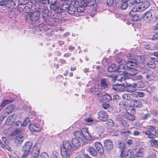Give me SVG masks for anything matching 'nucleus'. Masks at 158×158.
<instances>
[{
    "instance_id": "48",
    "label": "nucleus",
    "mask_w": 158,
    "mask_h": 158,
    "mask_svg": "<svg viewBox=\"0 0 158 158\" xmlns=\"http://www.w3.org/2000/svg\"><path fill=\"white\" fill-rule=\"evenodd\" d=\"M9 113H7L6 112H4V110L1 113V117L0 118V120H3L4 118L6 117L7 116Z\"/></svg>"
},
{
    "instance_id": "29",
    "label": "nucleus",
    "mask_w": 158,
    "mask_h": 158,
    "mask_svg": "<svg viewBox=\"0 0 158 158\" xmlns=\"http://www.w3.org/2000/svg\"><path fill=\"white\" fill-rule=\"evenodd\" d=\"M118 66L114 64H112L109 66L108 68V70L110 72H115L117 71Z\"/></svg>"
},
{
    "instance_id": "31",
    "label": "nucleus",
    "mask_w": 158,
    "mask_h": 158,
    "mask_svg": "<svg viewBox=\"0 0 158 158\" xmlns=\"http://www.w3.org/2000/svg\"><path fill=\"white\" fill-rule=\"evenodd\" d=\"M76 10V6L74 5H71L68 8L67 11L70 14L74 13Z\"/></svg>"
},
{
    "instance_id": "35",
    "label": "nucleus",
    "mask_w": 158,
    "mask_h": 158,
    "mask_svg": "<svg viewBox=\"0 0 158 158\" xmlns=\"http://www.w3.org/2000/svg\"><path fill=\"white\" fill-rule=\"evenodd\" d=\"M138 7H133L131 10L130 11L129 13L130 15L131 16H134L135 15H136V14L135 13L137 12H141V11H139L138 9Z\"/></svg>"
},
{
    "instance_id": "4",
    "label": "nucleus",
    "mask_w": 158,
    "mask_h": 158,
    "mask_svg": "<svg viewBox=\"0 0 158 158\" xmlns=\"http://www.w3.org/2000/svg\"><path fill=\"white\" fill-rule=\"evenodd\" d=\"M47 4H50V8L51 10H55L56 12H61V8L59 6V3L56 2L55 0H48Z\"/></svg>"
},
{
    "instance_id": "3",
    "label": "nucleus",
    "mask_w": 158,
    "mask_h": 158,
    "mask_svg": "<svg viewBox=\"0 0 158 158\" xmlns=\"http://www.w3.org/2000/svg\"><path fill=\"white\" fill-rule=\"evenodd\" d=\"M72 145L68 141L63 142V147L61 148V155L63 158H68L71 153Z\"/></svg>"
},
{
    "instance_id": "20",
    "label": "nucleus",
    "mask_w": 158,
    "mask_h": 158,
    "mask_svg": "<svg viewBox=\"0 0 158 158\" xmlns=\"http://www.w3.org/2000/svg\"><path fill=\"white\" fill-rule=\"evenodd\" d=\"M113 89L118 91H123L125 90L124 87L120 84H117L112 86Z\"/></svg>"
},
{
    "instance_id": "58",
    "label": "nucleus",
    "mask_w": 158,
    "mask_h": 158,
    "mask_svg": "<svg viewBox=\"0 0 158 158\" xmlns=\"http://www.w3.org/2000/svg\"><path fill=\"white\" fill-rule=\"evenodd\" d=\"M135 2V0L130 1L129 2V3H128V6L131 7L135 6L137 4Z\"/></svg>"
},
{
    "instance_id": "52",
    "label": "nucleus",
    "mask_w": 158,
    "mask_h": 158,
    "mask_svg": "<svg viewBox=\"0 0 158 158\" xmlns=\"http://www.w3.org/2000/svg\"><path fill=\"white\" fill-rule=\"evenodd\" d=\"M149 39L152 40H158V32L155 34H153L152 37H150Z\"/></svg>"
},
{
    "instance_id": "5",
    "label": "nucleus",
    "mask_w": 158,
    "mask_h": 158,
    "mask_svg": "<svg viewBox=\"0 0 158 158\" xmlns=\"http://www.w3.org/2000/svg\"><path fill=\"white\" fill-rule=\"evenodd\" d=\"M40 11H34L30 13L27 15V17L32 21L36 22L38 20L40 16Z\"/></svg>"
},
{
    "instance_id": "40",
    "label": "nucleus",
    "mask_w": 158,
    "mask_h": 158,
    "mask_svg": "<svg viewBox=\"0 0 158 158\" xmlns=\"http://www.w3.org/2000/svg\"><path fill=\"white\" fill-rule=\"evenodd\" d=\"M128 156V152L127 150H122L120 158H126Z\"/></svg>"
},
{
    "instance_id": "53",
    "label": "nucleus",
    "mask_w": 158,
    "mask_h": 158,
    "mask_svg": "<svg viewBox=\"0 0 158 158\" xmlns=\"http://www.w3.org/2000/svg\"><path fill=\"white\" fill-rule=\"evenodd\" d=\"M30 121V119L28 118H26L24 121L23 123H22L23 126V127L26 126L28 123Z\"/></svg>"
},
{
    "instance_id": "36",
    "label": "nucleus",
    "mask_w": 158,
    "mask_h": 158,
    "mask_svg": "<svg viewBox=\"0 0 158 158\" xmlns=\"http://www.w3.org/2000/svg\"><path fill=\"white\" fill-rule=\"evenodd\" d=\"M101 83L104 88L108 87V82L107 79L105 78L102 79L101 80Z\"/></svg>"
},
{
    "instance_id": "6",
    "label": "nucleus",
    "mask_w": 158,
    "mask_h": 158,
    "mask_svg": "<svg viewBox=\"0 0 158 158\" xmlns=\"http://www.w3.org/2000/svg\"><path fill=\"white\" fill-rule=\"evenodd\" d=\"M136 153L133 156H131V158H142L145 152V150L143 148H138L136 149Z\"/></svg>"
},
{
    "instance_id": "47",
    "label": "nucleus",
    "mask_w": 158,
    "mask_h": 158,
    "mask_svg": "<svg viewBox=\"0 0 158 158\" xmlns=\"http://www.w3.org/2000/svg\"><path fill=\"white\" fill-rule=\"evenodd\" d=\"M143 78V77L142 76L138 75L137 76H134L132 79L134 81H140Z\"/></svg>"
},
{
    "instance_id": "43",
    "label": "nucleus",
    "mask_w": 158,
    "mask_h": 158,
    "mask_svg": "<svg viewBox=\"0 0 158 158\" xmlns=\"http://www.w3.org/2000/svg\"><path fill=\"white\" fill-rule=\"evenodd\" d=\"M103 128L101 126H98L96 127L95 131L99 134H102L103 132ZM98 135L100 136H101L100 134H99Z\"/></svg>"
},
{
    "instance_id": "12",
    "label": "nucleus",
    "mask_w": 158,
    "mask_h": 158,
    "mask_svg": "<svg viewBox=\"0 0 158 158\" xmlns=\"http://www.w3.org/2000/svg\"><path fill=\"white\" fill-rule=\"evenodd\" d=\"M24 136L22 134H17L15 138V143L17 146L21 144L24 140Z\"/></svg>"
},
{
    "instance_id": "34",
    "label": "nucleus",
    "mask_w": 158,
    "mask_h": 158,
    "mask_svg": "<svg viewBox=\"0 0 158 158\" xmlns=\"http://www.w3.org/2000/svg\"><path fill=\"white\" fill-rule=\"evenodd\" d=\"M0 144L1 145V147L4 149H6L8 151L11 152L12 151V149L10 146L9 145V144H3L2 142L0 141Z\"/></svg>"
},
{
    "instance_id": "37",
    "label": "nucleus",
    "mask_w": 158,
    "mask_h": 158,
    "mask_svg": "<svg viewBox=\"0 0 158 158\" xmlns=\"http://www.w3.org/2000/svg\"><path fill=\"white\" fill-rule=\"evenodd\" d=\"M83 3L79 4L77 6V11L79 12H82L85 10V5Z\"/></svg>"
},
{
    "instance_id": "42",
    "label": "nucleus",
    "mask_w": 158,
    "mask_h": 158,
    "mask_svg": "<svg viewBox=\"0 0 158 158\" xmlns=\"http://www.w3.org/2000/svg\"><path fill=\"white\" fill-rule=\"evenodd\" d=\"M147 65L148 67L152 69H154L156 67V64L153 60H151L148 63Z\"/></svg>"
},
{
    "instance_id": "44",
    "label": "nucleus",
    "mask_w": 158,
    "mask_h": 158,
    "mask_svg": "<svg viewBox=\"0 0 158 158\" xmlns=\"http://www.w3.org/2000/svg\"><path fill=\"white\" fill-rule=\"evenodd\" d=\"M120 124L121 126L125 127H127L129 126V124L127 121L122 119L120 122Z\"/></svg>"
},
{
    "instance_id": "17",
    "label": "nucleus",
    "mask_w": 158,
    "mask_h": 158,
    "mask_svg": "<svg viewBox=\"0 0 158 158\" xmlns=\"http://www.w3.org/2000/svg\"><path fill=\"white\" fill-rule=\"evenodd\" d=\"M128 0H119L118 7L121 10L126 9L128 6Z\"/></svg>"
},
{
    "instance_id": "14",
    "label": "nucleus",
    "mask_w": 158,
    "mask_h": 158,
    "mask_svg": "<svg viewBox=\"0 0 158 158\" xmlns=\"http://www.w3.org/2000/svg\"><path fill=\"white\" fill-rule=\"evenodd\" d=\"M154 10H152L151 11L147 12L143 16V19L147 22L151 20L152 19V13L154 12Z\"/></svg>"
},
{
    "instance_id": "39",
    "label": "nucleus",
    "mask_w": 158,
    "mask_h": 158,
    "mask_svg": "<svg viewBox=\"0 0 158 158\" xmlns=\"http://www.w3.org/2000/svg\"><path fill=\"white\" fill-rule=\"evenodd\" d=\"M150 143L152 146L158 148V141L153 139L150 141Z\"/></svg>"
},
{
    "instance_id": "9",
    "label": "nucleus",
    "mask_w": 158,
    "mask_h": 158,
    "mask_svg": "<svg viewBox=\"0 0 158 158\" xmlns=\"http://www.w3.org/2000/svg\"><path fill=\"white\" fill-rule=\"evenodd\" d=\"M102 86L100 84L95 85L90 88V91L93 93L99 94V92L102 91Z\"/></svg>"
},
{
    "instance_id": "64",
    "label": "nucleus",
    "mask_w": 158,
    "mask_h": 158,
    "mask_svg": "<svg viewBox=\"0 0 158 158\" xmlns=\"http://www.w3.org/2000/svg\"><path fill=\"white\" fill-rule=\"evenodd\" d=\"M114 0H107V3L109 6H111L114 2Z\"/></svg>"
},
{
    "instance_id": "32",
    "label": "nucleus",
    "mask_w": 158,
    "mask_h": 158,
    "mask_svg": "<svg viewBox=\"0 0 158 158\" xmlns=\"http://www.w3.org/2000/svg\"><path fill=\"white\" fill-rule=\"evenodd\" d=\"M134 96V94L132 95L130 94H126L123 95L122 97L123 99L128 100H131V101Z\"/></svg>"
},
{
    "instance_id": "16",
    "label": "nucleus",
    "mask_w": 158,
    "mask_h": 158,
    "mask_svg": "<svg viewBox=\"0 0 158 158\" xmlns=\"http://www.w3.org/2000/svg\"><path fill=\"white\" fill-rule=\"evenodd\" d=\"M149 2L148 1H145L140 5L138 6L139 11H142L147 9L149 6Z\"/></svg>"
},
{
    "instance_id": "55",
    "label": "nucleus",
    "mask_w": 158,
    "mask_h": 158,
    "mask_svg": "<svg viewBox=\"0 0 158 158\" xmlns=\"http://www.w3.org/2000/svg\"><path fill=\"white\" fill-rule=\"evenodd\" d=\"M138 19V16L137 15H136L134 16H132V17H131V18L129 19V20H131L133 22H135L137 21Z\"/></svg>"
},
{
    "instance_id": "60",
    "label": "nucleus",
    "mask_w": 158,
    "mask_h": 158,
    "mask_svg": "<svg viewBox=\"0 0 158 158\" xmlns=\"http://www.w3.org/2000/svg\"><path fill=\"white\" fill-rule=\"evenodd\" d=\"M119 105L120 107L123 108L125 106L126 104L125 101H121L119 103Z\"/></svg>"
},
{
    "instance_id": "50",
    "label": "nucleus",
    "mask_w": 158,
    "mask_h": 158,
    "mask_svg": "<svg viewBox=\"0 0 158 158\" xmlns=\"http://www.w3.org/2000/svg\"><path fill=\"white\" fill-rule=\"evenodd\" d=\"M151 116V114L150 113H147L143 115L142 118L143 120H146L150 118Z\"/></svg>"
},
{
    "instance_id": "19",
    "label": "nucleus",
    "mask_w": 158,
    "mask_h": 158,
    "mask_svg": "<svg viewBox=\"0 0 158 158\" xmlns=\"http://www.w3.org/2000/svg\"><path fill=\"white\" fill-rule=\"evenodd\" d=\"M15 118L14 117L13 115L9 116L6 120L5 124L7 126L12 124L15 121Z\"/></svg>"
},
{
    "instance_id": "41",
    "label": "nucleus",
    "mask_w": 158,
    "mask_h": 158,
    "mask_svg": "<svg viewBox=\"0 0 158 158\" xmlns=\"http://www.w3.org/2000/svg\"><path fill=\"white\" fill-rule=\"evenodd\" d=\"M144 61V59L143 56H138L136 60V63L137 64H142Z\"/></svg>"
},
{
    "instance_id": "8",
    "label": "nucleus",
    "mask_w": 158,
    "mask_h": 158,
    "mask_svg": "<svg viewBox=\"0 0 158 158\" xmlns=\"http://www.w3.org/2000/svg\"><path fill=\"white\" fill-rule=\"evenodd\" d=\"M49 13V11L47 9H44L42 10V17L45 22L48 24L50 23V20L49 19L50 16L48 15Z\"/></svg>"
},
{
    "instance_id": "24",
    "label": "nucleus",
    "mask_w": 158,
    "mask_h": 158,
    "mask_svg": "<svg viewBox=\"0 0 158 158\" xmlns=\"http://www.w3.org/2000/svg\"><path fill=\"white\" fill-rule=\"evenodd\" d=\"M15 6V2L12 0H7L5 3V6L8 8H12Z\"/></svg>"
},
{
    "instance_id": "26",
    "label": "nucleus",
    "mask_w": 158,
    "mask_h": 158,
    "mask_svg": "<svg viewBox=\"0 0 158 158\" xmlns=\"http://www.w3.org/2000/svg\"><path fill=\"white\" fill-rule=\"evenodd\" d=\"M40 153V150L38 149H34L33 150L31 154V157L37 158L39 156Z\"/></svg>"
},
{
    "instance_id": "62",
    "label": "nucleus",
    "mask_w": 158,
    "mask_h": 158,
    "mask_svg": "<svg viewBox=\"0 0 158 158\" xmlns=\"http://www.w3.org/2000/svg\"><path fill=\"white\" fill-rule=\"evenodd\" d=\"M117 147L120 149H123V143L121 142H119L118 144L117 145Z\"/></svg>"
},
{
    "instance_id": "7",
    "label": "nucleus",
    "mask_w": 158,
    "mask_h": 158,
    "mask_svg": "<svg viewBox=\"0 0 158 158\" xmlns=\"http://www.w3.org/2000/svg\"><path fill=\"white\" fill-rule=\"evenodd\" d=\"M98 118L103 121H106L108 118V116L106 112L104 110H101L97 113Z\"/></svg>"
},
{
    "instance_id": "46",
    "label": "nucleus",
    "mask_w": 158,
    "mask_h": 158,
    "mask_svg": "<svg viewBox=\"0 0 158 158\" xmlns=\"http://www.w3.org/2000/svg\"><path fill=\"white\" fill-rule=\"evenodd\" d=\"M69 6V5L67 4L66 2H64L61 5L60 7L61 8V10H67Z\"/></svg>"
},
{
    "instance_id": "25",
    "label": "nucleus",
    "mask_w": 158,
    "mask_h": 158,
    "mask_svg": "<svg viewBox=\"0 0 158 158\" xmlns=\"http://www.w3.org/2000/svg\"><path fill=\"white\" fill-rule=\"evenodd\" d=\"M31 2L35 4H42L44 5H47L48 2V0H31Z\"/></svg>"
},
{
    "instance_id": "22",
    "label": "nucleus",
    "mask_w": 158,
    "mask_h": 158,
    "mask_svg": "<svg viewBox=\"0 0 158 158\" xmlns=\"http://www.w3.org/2000/svg\"><path fill=\"white\" fill-rule=\"evenodd\" d=\"M23 126L22 122L20 121H18L15 123L14 125V128L15 129V131L17 132L21 131L20 128Z\"/></svg>"
},
{
    "instance_id": "11",
    "label": "nucleus",
    "mask_w": 158,
    "mask_h": 158,
    "mask_svg": "<svg viewBox=\"0 0 158 158\" xmlns=\"http://www.w3.org/2000/svg\"><path fill=\"white\" fill-rule=\"evenodd\" d=\"M32 143L30 141L27 142L22 148V151L23 152H29L32 147Z\"/></svg>"
},
{
    "instance_id": "51",
    "label": "nucleus",
    "mask_w": 158,
    "mask_h": 158,
    "mask_svg": "<svg viewBox=\"0 0 158 158\" xmlns=\"http://www.w3.org/2000/svg\"><path fill=\"white\" fill-rule=\"evenodd\" d=\"M146 77L147 79L150 80L153 79L154 77L152 73H146Z\"/></svg>"
},
{
    "instance_id": "49",
    "label": "nucleus",
    "mask_w": 158,
    "mask_h": 158,
    "mask_svg": "<svg viewBox=\"0 0 158 158\" xmlns=\"http://www.w3.org/2000/svg\"><path fill=\"white\" fill-rule=\"evenodd\" d=\"M106 124L109 127H112L114 126V123L113 120L111 119H108L106 122Z\"/></svg>"
},
{
    "instance_id": "18",
    "label": "nucleus",
    "mask_w": 158,
    "mask_h": 158,
    "mask_svg": "<svg viewBox=\"0 0 158 158\" xmlns=\"http://www.w3.org/2000/svg\"><path fill=\"white\" fill-rule=\"evenodd\" d=\"M105 148L107 150H110L113 148V144L112 141L110 140H106L104 142Z\"/></svg>"
},
{
    "instance_id": "2",
    "label": "nucleus",
    "mask_w": 158,
    "mask_h": 158,
    "mask_svg": "<svg viewBox=\"0 0 158 158\" xmlns=\"http://www.w3.org/2000/svg\"><path fill=\"white\" fill-rule=\"evenodd\" d=\"M127 68L128 69L127 74H125L120 77V80L122 81H123L129 78L127 77V74L131 76H134L138 72V70L135 68H136L137 64L135 62L131 61H128L125 63Z\"/></svg>"
},
{
    "instance_id": "21",
    "label": "nucleus",
    "mask_w": 158,
    "mask_h": 158,
    "mask_svg": "<svg viewBox=\"0 0 158 158\" xmlns=\"http://www.w3.org/2000/svg\"><path fill=\"white\" fill-rule=\"evenodd\" d=\"M95 146L97 150V151H98L99 153L102 154L103 153L104 149L103 147L100 142H96L95 143Z\"/></svg>"
},
{
    "instance_id": "63",
    "label": "nucleus",
    "mask_w": 158,
    "mask_h": 158,
    "mask_svg": "<svg viewBox=\"0 0 158 158\" xmlns=\"http://www.w3.org/2000/svg\"><path fill=\"white\" fill-rule=\"evenodd\" d=\"M103 108L105 109H107L110 107V105L108 104L104 103L102 104Z\"/></svg>"
},
{
    "instance_id": "15",
    "label": "nucleus",
    "mask_w": 158,
    "mask_h": 158,
    "mask_svg": "<svg viewBox=\"0 0 158 158\" xmlns=\"http://www.w3.org/2000/svg\"><path fill=\"white\" fill-rule=\"evenodd\" d=\"M29 129L31 131L39 132L41 131L40 126L38 124H29Z\"/></svg>"
},
{
    "instance_id": "61",
    "label": "nucleus",
    "mask_w": 158,
    "mask_h": 158,
    "mask_svg": "<svg viewBox=\"0 0 158 158\" xmlns=\"http://www.w3.org/2000/svg\"><path fill=\"white\" fill-rule=\"evenodd\" d=\"M2 139L3 142L4 143V144H9V142L8 140L5 137H2Z\"/></svg>"
},
{
    "instance_id": "56",
    "label": "nucleus",
    "mask_w": 158,
    "mask_h": 158,
    "mask_svg": "<svg viewBox=\"0 0 158 158\" xmlns=\"http://www.w3.org/2000/svg\"><path fill=\"white\" fill-rule=\"evenodd\" d=\"M29 2V0H19V3L21 5H25L27 4Z\"/></svg>"
},
{
    "instance_id": "57",
    "label": "nucleus",
    "mask_w": 158,
    "mask_h": 158,
    "mask_svg": "<svg viewBox=\"0 0 158 158\" xmlns=\"http://www.w3.org/2000/svg\"><path fill=\"white\" fill-rule=\"evenodd\" d=\"M24 153L23 154L22 156V158H30L29 156L30 155L29 152H24Z\"/></svg>"
},
{
    "instance_id": "1",
    "label": "nucleus",
    "mask_w": 158,
    "mask_h": 158,
    "mask_svg": "<svg viewBox=\"0 0 158 158\" xmlns=\"http://www.w3.org/2000/svg\"><path fill=\"white\" fill-rule=\"evenodd\" d=\"M75 138L72 140L73 144L76 147H79L88 143V141L91 140V137L87 128H82L80 131L74 133Z\"/></svg>"
},
{
    "instance_id": "23",
    "label": "nucleus",
    "mask_w": 158,
    "mask_h": 158,
    "mask_svg": "<svg viewBox=\"0 0 158 158\" xmlns=\"http://www.w3.org/2000/svg\"><path fill=\"white\" fill-rule=\"evenodd\" d=\"M15 108V106L14 104H11L7 106L6 107L4 110V112H7L9 114L11 113L14 110Z\"/></svg>"
},
{
    "instance_id": "28",
    "label": "nucleus",
    "mask_w": 158,
    "mask_h": 158,
    "mask_svg": "<svg viewBox=\"0 0 158 158\" xmlns=\"http://www.w3.org/2000/svg\"><path fill=\"white\" fill-rule=\"evenodd\" d=\"M101 99L103 100L105 102H108L111 99V97L110 95L108 94H106L102 96Z\"/></svg>"
},
{
    "instance_id": "54",
    "label": "nucleus",
    "mask_w": 158,
    "mask_h": 158,
    "mask_svg": "<svg viewBox=\"0 0 158 158\" xmlns=\"http://www.w3.org/2000/svg\"><path fill=\"white\" fill-rule=\"evenodd\" d=\"M40 158H49L48 154L46 152H42L40 155Z\"/></svg>"
},
{
    "instance_id": "13",
    "label": "nucleus",
    "mask_w": 158,
    "mask_h": 158,
    "mask_svg": "<svg viewBox=\"0 0 158 158\" xmlns=\"http://www.w3.org/2000/svg\"><path fill=\"white\" fill-rule=\"evenodd\" d=\"M131 105L134 108H140L142 106V103L139 100L133 99L131 102Z\"/></svg>"
},
{
    "instance_id": "10",
    "label": "nucleus",
    "mask_w": 158,
    "mask_h": 158,
    "mask_svg": "<svg viewBox=\"0 0 158 158\" xmlns=\"http://www.w3.org/2000/svg\"><path fill=\"white\" fill-rule=\"evenodd\" d=\"M126 62H125L124 60H122L121 62L123 64H120V65L118 67L117 71L118 73H119L120 75H123L126 71L125 66L124 64V63H125Z\"/></svg>"
},
{
    "instance_id": "38",
    "label": "nucleus",
    "mask_w": 158,
    "mask_h": 158,
    "mask_svg": "<svg viewBox=\"0 0 158 158\" xmlns=\"http://www.w3.org/2000/svg\"><path fill=\"white\" fill-rule=\"evenodd\" d=\"M60 153L56 151H54L51 154V158H60Z\"/></svg>"
},
{
    "instance_id": "27",
    "label": "nucleus",
    "mask_w": 158,
    "mask_h": 158,
    "mask_svg": "<svg viewBox=\"0 0 158 158\" xmlns=\"http://www.w3.org/2000/svg\"><path fill=\"white\" fill-rule=\"evenodd\" d=\"M82 3H83L85 6H91L94 5V0H83Z\"/></svg>"
},
{
    "instance_id": "45",
    "label": "nucleus",
    "mask_w": 158,
    "mask_h": 158,
    "mask_svg": "<svg viewBox=\"0 0 158 158\" xmlns=\"http://www.w3.org/2000/svg\"><path fill=\"white\" fill-rule=\"evenodd\" d=\"M134 96L143 97L144 96V94L143 92L137 91L133 93Z\"/></svg>"
},
{
    "instance_id": "33",
    "label": "nucleus",
    "mask_w": 158,
    "mask_h": 158,
    "mask_svg": "<svg viewBox=\"0 0 158 158\" xmlns=\"http://www.w3.org/2000/svg\"><path fill=\"white\" fill-rule=\"evenodd\" d=\"M135 88H142L144 87L145 85L144 82L142 81H139L137 83L134 84Z\"/></svg>"
},
{
    "instance_id": "59",
    "label": "nucleus",
    "mask_w": 158,
    "mask_h": 158,
    "mask_svg": "<svg viewBox=\"0 0 158 158\" xmlns=\"http://www.w3.org/2000/svg\"><path fill=\"white\" fill-rule=\"evenodd\" d=\"M30 7L27 6H25L24 7L23 9V10L26 13H28L30 11Z\"/></svg>"
},
{
    "instance_id": "30",
    "label": "nucleus",
    "mask_w": 158,
    "mask_h": 158,
    "mask_svg": "<svg viewBox=\"0 0 158 158\" xmlns=\"http://www.w3.org/2000/svg\"><path fill=\"white\" fill-rule=\"evenodd\" d=\"M88 151L93 156H95L97 155V151L94 147H91L89 148Z\"/></svg>"
}]
</instances>
